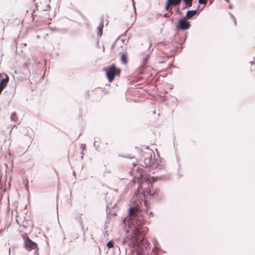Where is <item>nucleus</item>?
<instances>
[{
  "label": "nucleus",
  "mask_w": 255,
  "mask_h": 255,
  "mask_svg": "<svg viewBox=\"0 0 255 255\" xmlns=\"http://www.w3.org/2000/svg\"><path fill=\"white\" fill-rule=\"evenodd\" d=\"M193 0H183V2L185 3L186 5L191 6Z\"/></svg>",
  "instance_id": "nucleus-16"
},
{
  "label": "nucleus",
  "mask_w": 255,
  "mask_h": 255,
  "mask_svg": "<svg viewBox=\"0 0 255 255\" xmlns=\"http://www.w3.org/2000/svg\"><path fill=\"white\" fill-rule=\"evenodd\" d=\"M105 201L106 203V211L107 214H113L116 215V213H112L110 210L114 208L117 206V201L114 200L113 192H107L105 194Z\"/></svg>",
  "instance_id": "nucleus-3"
},
{
  "label": "nucleus",
  "mask_w": 255,
  "mask_h": 255,
  "mask_svg": "<svg viewBox=\"0 0 255 255\" xmlns=\"http://www.w3.org/2000/svg\"><path fill=\"white\" fill-rule=\"evenodd\" d=\"M186 19L180 18L178 20L176 28L177 30L185 31L189 29L191 27L190 22L186 20Z\"/></svg>",
  "instance_id": "nucleus-5"
},
{
  "label": "nucleus",
  "mask_w": 255,
  "mask_h": 255,
  "mask_svg": "<svg viewBox=\"0 0 255 255\" xmlns=\"http://www.w3.org/2000/svg\"><path fill=\"white\" fill-rule=\"evenodd\" d=\"M94 139H95V140H94L93 146H95L96 142H98V140H99L100 138L99 137H95Z\"/></svg>",
  "instance_id": "nucleus-25"
},
{
  "label": "nucleus",
  "mask_w": 255,
  "mask_h": 255,
  "mask_svg": "<svg viewBox=\"0 0 255 255\" xmlns=\"http://www.w3.org/2000/svg\"><path fill=\"white\" fill-rule=\"evenodd\" d=\"M148 60V56H146L145 57L143 58V64L145 65L146 64V61Z\"/></svg>",
  "instance_id": "nucleus-22"
},
{
  "label": "nucleus",
  "mask_w": 255,
  "mask_h": 255,
  "mask_svg": "<svg viewBox=\"0 0 255 255\" xmlns=\"http://www.w3.org/2000/svg\"><path fill=\"white\" fill-rule=\"evenodd\" d=\"M176 12L177 13H178L179 14H182V12L181 11V10H180L179 7H177L176 8Z\"/></svg>",
  "instance_id": "nucleus-24"
},
{
  "label": "nucleus",
  "mask_w": 255,
  "mask_h": 255,
  "mask_svg": "<svg viewBox=\"0 0 255 255\" xmlns=\"http://www.w3.org/2000/svg\"><path fill=\"white\" fill-rule=\"evenodd\" d=\"M187 5H186V4H185V5L181 7V9H183L186 8Z\"/></svg>",
  "instance_id": "nucleus-31"
},
{
  "label": "nucleus",
  "mask_w": 255,
  "mask_h": 255,
  "mask_svg": "<svg viewBox=\"0 0 255 255\" xmlns=\"http://www.w3.org/2000/svg\"><path fill=\"white\" fill-rule=\"evenodd\" d=\"M81 16L82 17V18L85 20H87V18L85 17V16H84L83 14H81Z\"/></svg>",
  "instance_id": "nucleus-28"
},
{
  "label": "nucleus",
  "mask_w": 255,
  "mask_h": 255,
  "mask_svg": "<svg viewBox=\"0 0 255 255\" xmlns=\"http://www.w3.org/2000/svg\"><path fill=\"white\" fill-rule=\"evenodd\" d=\"M198 2L199 4H203L206 5L207 3V0H198Z\"/></svg>",
  "instance_id": "nucleus-20"
},
{
  "label": "nucleus",
  "mask_w": 255,
  "mask_h": 255,
  "mask_svg": "<svg viewBox=\"0 0 255 255\" xmlns=\"http://www.w3.org/2000/svg\"><path fill=\"white\" fill-rule=\"evenodd\" d=\"M81 147L82 151H84V150H86V145L85 144H82Z\"/></svg>",
  "instance_id": "nucleus-23"
},
{
  "label": "nucleus",
  "mask_w": 255,
  "mask_h": 255,
  "mask_svg": "<svg viewBox=\"0 0 255 255\" xmlns=\"http://www.w3.org/2000/svg\"><path fill=\"white\" fill-rule=\"evenodd\" d=\"M121 41H122L123 43H124L125 40H123V39H122V40H121Z\"/></svg>",
  "instance_id": "nucleus-41"
},
{
  "label": "nucleus",
  "mask_w": 255,
  "mask_h": 255,
  "mask_svg": "<svg viewBox=\"0 0 255 255\" xmlns=\"http://www.w3.org/2000/svg\"><path fill=\"white\" fill-rule=\"evenodd\" d=\"M35 253L37 255H39L38 254V252L37 253L36 252H35Z\"/></svg>",
  "instance_id": "nucleus-44"
},
{
  "label": "nucleus",
  "mask_w": 255,
  "mask_h": 255,
  "mask_svg": "<svg viewBox=\"0 0 255 255\" xmlns=\"http://www.w3.org/2000/svg\"><path fill=\"white\" fill-rule=\"evenodd\" d=\"M151 159H152V156H150L149 158L146 157L144 159V163L146 166H150Z\"/></svg>",
  "instance_id": "nucleus-12"
},
{
  "label": "nucleus",
  "mask_w": 255,
  "mask_h": 255,
  "mask_svg": "<svg viewBox=\"0 0 255 255\" xmlns=\"http://www.w3.org/2000/svg\"><path fill=\"white\" fill-rule=\"evenodd\" d=\"M10 119H11V120L12 121H13V122H16V113L15 112H13L11 115V117H10Z\"/></svg>",
  "instance_id": "nucleus-15"
},
{
  "label": "nucleus",
  "mask_w": 255,
  "mask_h": 255,
  "mask_svg": "<svg viewBox=\"0 0 255 255\" xmlns=\"http://www.w3.org/2000/svg\"><path fill=\"white\" fill-rule=\"evenodd\" d=\"M138 190H139V187H138V188H137V189H136V192H138Z\"/></svg>",
  "instance_id": "nucleus-39"
},
{
  "label": "nucleus",
  "mask_w": 255,
  "mask_h": 255,
  "mask_svg": "<svg viewBox=\"0 0 255 255\" xmlns=\"http://www.w3.org/2000/svg\"><path fill=\"white\" fill-rule=\"evenodd\" d=\"M229 14L232 17L233 21L234 23V25H236L237 24V21H236V19L235 17L231 12H229Z\"/></svg>",
  "instance_id": "nucleus-21"
},
{
  "label": "nucleus",
  "mask_w": 255,
  "mask_h": 255,
  "mask_svg": "<svg viewBox=\"0 0 255 255\" xmlns=\"http://www.w3.org/2000/svg\"><path fill=\"white\" fill-rule=\"evenodd\" d=\"M158 178V177H154V176H146L144 177V180L146 181H155L156 180V179Z\"/></svg>",
  "instance_id": "nucleus-11"
},
{
  "label": "nucleus",
  "mask_w": 255,
  "mask_h": 255,
  "mask_svg": "<svg viewBox=\"0 0 255 255\" xmlns=\"http://www.w3.org/2000/svg\"><path fill=\"white\" fill-rule=\"evenodd\" d=\"M158 197V192H134L128 209V215L126 219L137 232H139L141 230V226L145 224L144 216L147 212L141 208L143 202L146 206L147 198L161 201V198Z\"/></svg>",
  "instance_id": "nucleus-1"
},
{
  "label": "nucleus",
  "mask_w": 255,
  "mask_h": 255,
  "mask_svg": "<svg viewBox=\"0 0 255 255\" xmlns=\"http://www.w3.org/2000/svg\"><path fill=\"white\" fill-rule=\"evenodd\" d=\"M25 189H26V190H27V191H28V186H27V185H26V184L25 185Z\"/></svg>",
  "instance_id": "nucleus-35"
},
{
  "label": "nucleus",
  "mask_w": 255,
  "mask_h": 255,
  "mask_svg": "<svg viewBox=\"0 0 255 255\" xmlns=\"http://www.w3.org/2000/svg\"><path fill=\"white\" fill-rule=\"evenodd\" d=\"M107 246L110 249L114 247V243L112 241H109L107 244Z\"/></svg>",
  "instance_id": "nucleus-17"
},
{
  "label": "nucleus",
  "mask_w": 255,
  "mask_h": 255,
  "mask_svg": "<svg viewBox=\"0 0 255 255\" xmlns=\"http://www.w3.org/2000/svg\"><path fill=\"white\" fill-rule=\"evenodd\" d=\"M14 73H15V74H16V73H17L16 71H15Z\"/></svg>",
  "instance_id": "nucleus-43"
},
{
  "label": "nucleus",
  "mask_w": 255,
  "mask_h": 255,
  "mask_svg": "<svg viewBox=\"0 0 255 255\" xmlns=\"http://www.w3.org/2000/svg\"><path fill=\"white\" fill-rule=\"evenodd\" d=\"M71 192H70V196H71Z\"/></svg>",
  "instance_id": "nucleus-46"
},
{
  "label": "nucleus",
  "mask_w": 255,
  "mask_h": 255,
  "mask_svg": "<svg viewBox=\"0 0 255 255\" xmlns=\"http://www.w3.org/2000/svg\"><path fill=\"white\" fill-rule=\"evenodd\" d=\"M50 7H51L50 5L49 4H47V5H45V6L44 7H43L42 10L43 11H48V10H50Z\"/></svg>",
  "instance_id": "nucleus-19"
},
{
  "label": "nucleus",
  "mask_w": 255,
  "mask_h": 255,
  "mask_svg": "<svg viewBox=\"0 0 255 255\" xmlns=\"http://www.w3.org/2000/svg\"><path fill=\"white\" fill-rule=\"evenodd\" d=\"M127 157H129V158H132V157H130V156H127Z\"/></svg>",
  "instance_id": "nucleus-42"
},
{
  "label": "nucleus",
  "mask_w": 255,
  "mask_h": 255,
  "mask_svg": "<svg viewBox=\"0 0 255 255\" xmlns=\"http://www.w3.org/2000/svg\"><path fill=\"white\" fill-rule=\"evenodd\" d=\"M170 4H171L170 0H166V2L165 5V9L166 10H168V9H169V5Z\"/></svg>",
  "instance_id": "nucleus-18"
},
{
  "label": "nucleus",
  "mask_w": 255,
  "mask_h": 255,
  "mask_svg": "<svg viewBox=\"0 0 255 255\" xmlns=\"http://www.w3.org/2000/svg\"><path fill=\"white\" fill-rule=\"evenodd\" d=\"M94 147H95V149H96V150H98V148L99 147V145H95V146H94Z\"/></svg>",
  "instance_id": "nucleus-32"
},
{
  "label": "nucleus",
  "mask_w": 255,
  "mask_h": 255,
  "mask_svg": "<svg viewBox=\"0 0 255 255\" xmlns=\"http://www.w3.org/2000/svg\"><path fill=\"white\" fill-rule=\"evenodd\" d=\"M182 0H170L171 4L179 5Z\"/></svg>",
  "instance_id": "nucleus-14"
},
{
  "label": "nucleus",
  "mask_w": 255,
  "mask_h": 255,
  "mask_svg": "<svg viewBox=\"0 0 255 255\" xmlns=\"http://www.w3.org/2000/svg\"><path fill=\"white\" fill-rule=\"evenodd\" d=\"M24 240V246L26 250L28 251H30L32 250H35V252L38 253V247L37 243L32 241L26 235L23 237Z\"/></svg>",
  "instance_id": "nucleus-4"
},
{
  "label": "nucleus",
  "mask_w": 255,
  "mask_h": 255,
  "mask_svg": "<svg viewBox=\"0 0 255 255\" xmlns=\"http://www.w3.org/2000/svg\"><path fill=\"white\" fill-rule=\"evenodd\" d=\"M104 28V21H101L99 26L97 27V35H99L100 37L102 36L103 34V30Z\"/></svg>",
  "instance_id": "nucleus-9"
},
{
  "label": "nucleus",
  "mask_w": 255,
  "mask_h": 255,
  "mask_svg": "<svg viewBox=\"0 0 255 255\" xmlns=\"http://www.w3.org/2000/svg\"><path fill=\"white\" fill-rule=\"evenodd\" d=\"M59 195L58 194L57 195V199H58V198L59 197Z\"/></svg>",
  "instance_id": "nucleus-40"
},
{
  "label": "nucleus",
  "mask_w": 255,
  "mask_h": 255,
  "mask_svg": "<svg viewBox=\"0 0 255 255\" xmlns=\"http://www.w3.org/2000/svg\"><path fill=\"white\" fill-rule=\"evenodd\" d=\"M153 215H154V214H153V212H149V216H152H152H153Z\"/></svg>",
  "instance_id": "nucleus-33"
},
{
  "label": "nucleus",
  "mask_w": 255,
  "mask_h": 255,
  "mask_svg": "<svg viewBox=\"0 0 255 255\" xmlns=\"http://www.w3.org/2000/svg\"><path fill=\"white\" fill-rule=\"evenodd\" d=\"M155 243H156V244L157 243V241H156V240H155Z\"/></svg>",
  "instance_id": "nucleus-45"
},
{
  "label": "nucleus",
  "mask_w": 255,
  "mask_h": 255,
  "mask_svg": "<svg viewBox=\"0 0 255 255\" xmlns=\"http://www.w3.org/2000/svg\"><path fill=\"white\" fill-rule=\"evenodd\" d=\"M55 29L57 32L63 34L66 33L68 32V29L65 28H57Z\"/></svg>",
  "instance_id": "nucleus-13"
},
{
  "label": "nucleus",
  "mask_w": 255,
  "mask_h": 255,
  "mask_svg": "<svg viewBox=\"0 0 255 255\" xmlns=\"http://www.w3.org/2000/svg\"><path fill=\"white\" fill-rule=\"evenodd\" d=\"M181 39H182V38L179 37V42H180V45L177 48V52H180L181 51V50L182 49V45L184 42H185L186 39V36H185V37L184 38H183L182 42H181Z\"/></svg>",
  "instance_id": "nucleus-10"
},
{
  "label": "nucleus",
  "mask_w": 255,
  "mask_h": 255,
  "mask_svg": "<svg viewBox=\"0 0 255 255\" xmlns=\"http://www.w3.org/2000/svg\"><path fill=\"white\" fill-rule=\"evenodd\" d=\"M142 255H150L147 253L146 254H143Z\"/></svg>",
  "instance_id": "nucleus-37"
},
{
  "label": "nucleus",
  "mask_w": 255,
  "mask_h": 255,
  "mask_svg": "<svg viewBox=\"0 0 255 255\" xmlns=\"http://www.w3.org/2000/svg\"><path fill=\"white\" fill-rule=\"evenodd\" d=\"M103 71L106 72V77L110 83L114 80L116 76H119L121 72V69L118 68L115 64L104 67Z\"/></svg>",
  "instance_id": "nucleus-2"
},
{
  "label": "nucleus",
  "mask_w": 255,
  "mask_h": 255,
  "mask_svg": "<svg viewBox=\"0 0 255 255\" xmlns=\"http://www.w3.org/2000/svg\"><path fill=\"white\" fill-rule=\"evenodd\" d=\"M26 196H27L28 200H29V197H30V193L29 192H27Z\"/></svg>",
  "instance_id": "nucleus-30"
},
{
  "label": "nucleus",
  "mask_w": 255,
  "mask_h": 255,
  "mask_svg": "<svg viewBox=\"0 0 255 255\" xmlns=\"http://www.w3.org/2000/svg\"><path fill=\"white\" fill-rule=\"evenodd\" d=\"M137 171H138L139 172V173H140V171H141V173H143V171L142 170H141V169L138 168L137 169Z\"/></svg>",
  "instance_id": "nucleus-27"
},
{
  "label": "nucleus",
  "mask_w": 255,
  "mask_h": 255,
  "mask_svg": "<svg viewBox=\"0 0 255 255\" xmlns=\"http://www.w3.org/2000/svg\"><path fill=\"white\" fill-rule=\"evenodd\" d=\"M200 5H198L196 9L188 10L186 12L185 15L183 16V18L185 19H191L196 14H199L200 11H201L203 8L201 9H199Z\"/></svg>",
  "instance_id": "nucleus-6"
},
{
  "label": "nucleus",
  "mask_w": 255,
  "mask_h": 255,
  "mask_svg": "<svg viewBox=\"0 0 255 255\" xmlns=\"http://www.w3.org/2000/svg\"><path fill=\"white\" fill-rule=\"evenodd\" d=\"M250 63H251V64H255V62H254V61H251V62H250Z\"/></svg>",
  "instance_id": "nucleus-36"
},
{
  "label": "nucleus",
  "mask_w": 255,
  "mask_h": 255,
  "mask_svg": "<svg viewBox=\"0 0 255 255\" xmlns=\"http://www.w3.org/2000/svg\"><path fill=\"white\" fill-rule=\"evenodd\" d=\"M121 61L125 64L128 63V57L126 51L121 52Z\"/></svg>",
  "instance_id": "nucleus-8"
},
{
  "label": "nucleus",
  "mask_w": 255,
  "mask_h": 255,
  "mask_svg": "<svg viewBox=\"0 0 255 255\" xmlns=\"http://www.w3.org/2000/svg\"><path fill=\"white\" fill-rule=\"evenodd\" d=\"M226 2H227L228 3L229 2V0H225Z\"/></svg>",
  "instance_id": "nucleus-38"
},
{
  "label": "nucleus",
  "mask_w": 255,
  "mask_h": 255,
  "mask_svg": "<svg viewBox=\"0 0 255 255\" xmlns=\"http://www.w3.org/2000/svg\"><path fill=\"white\" fill-rule=\"evenodd\" d=\"M23 133L24 135L28 136L32 140L34 137L33 131L30 128H25L23 129Z\"/></svg>",
  "instance_id": "nucleus-7"
},
{
  "label": "nucleus",
  "mask_w": 255,
  "mask_h": 255,
  "mask_svg": "<svg viewBox=\"0 0 255 255\" xmlns=\"http://www.w3.org/2000/svg\"><path fill=\"white\" fill-rule=\"evenodd\" d=\"M229 6L230 8H233V5L232 4H230Z\"/></svg>",
  "instance_id": "nucleus-34"
},
{
  "label": "nucleus",
  "mask_w": 255,
  "mask_h": 255,
  "mask_svg": "<svg viewBox=\"0 0 255 255\" xmlns=\"http://www.w3.org/2000/svg\"><path fill=\"white\" fill-rule=\"evenodd\" d=\"M74 238H75L76 239H78L79 238V234H75L73 236Z\"/></svg>",
  "instance_id": "nucleus-26"
},
{
  "label": "nucleus",
  "mask_w": 255,
  "mask_h": 255,
  "mask_svg": "<svg viewBox=\"0 0 255 255\" xmlns=\"http://www.w3.org/2000/svg\"><path fill=\"white\" fill-rule=\"evenodd\" d=\"M73 241L72 240L70 241V243H72Z\"/></svg>",
  "instance_id": "nucleus-47"
},
{
  "label": "nucleus",
  "mask_w": 255,
  "mask_h": 255,
  "mask_svg": "<svg viewBox=\"0 0 255 255\" xmlns=\"http://www.w3.org/2000/svg\"><path fill=\"white\" fill-rule=\"evenodd\" d=\"M163 16L164 17H167L168 16V13H164L163 15Z\"/></svg>",
  "instance_id": "nucleus-29"
}]
</instances>
